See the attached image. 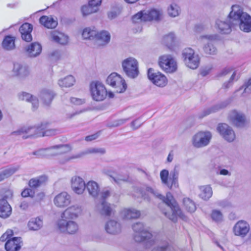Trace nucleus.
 I'll return each instance as SVG.
<instances>
[{
	"mask_svg": "<svg viewBox=\"0 0 251 251\" xmlns=\"http://www.w3.org/2000/svg\"><path fill=\"white\" fill-rule=\"evenodd\" d=\"M159 65L165 72L173 73L177 69V62L175 58L170 54L163 55L159 57Z\"/></svg>",
	"mask_w": 251,
	"mask_h": 251,
	"instance_id": "obj_9",
	"label": "nucleus"
},
{
	"mask_svg": "<svg viewBox=\"0 0 251 251\" xmlns=\"http://www.w3.org/2000/svg\"><path fill=\"white\" fill-rule=\"evenodd\" d=\"M13 235V232L12 230H7L0 237V240L1 242H7V241H8V239H11Z\"/></svg>",
	"mask_w": 251,
	"mask_h": 251,
	"instance_id": "obj_58",
	"label": "nucleus"
},
{
	"mask_svg": "<svg viewBox=\"0 0 251 251\" xmlns=\"http://www.w3.org/2000/svg\"><path fill=\"white\" fill-rule=\"evenodd\" d=\"M209 168L211 169L212 171L217 175H220L223 176H230L231 173L226 169H222L219 166H217L214 164H211L209 165Z\"/></svg>",
	"mask_w": 251,
	"mask_h": 251,
	"instance_id": "obj_45",
	"label": "nucleus"
},
{
	"mask_svg": "<svg viewBox=\"0 0 251 251\" xmlns=\"http://www.w3.org/2000/svg\"><path fill=\"white\" fill-rule=\"evenodd\" d=\"M229 103V102L227 100H225L224 101L221 102L220 103H219L216 104L215 105L213 106L211 108H208L207 109H206L204 111H203L202 112V115H201V117L202 118L207 115H209V114L212 112H215L216 111H218L220 109H222L226 107Z\"/></svg>",
	"mask_w": 251,
	"mask_h": 251,
	"instance_id": "obj_39",
	"label": "nucleus"
},
{
	"mask_svg": "<svg viewBox=\"0 0 251 251\" xmlns=\"http://www.w3.org/2000/svg\"><path fill=\"white\" fill-rule=\"evenodd\" d=\"M144 191V194H142V196L145 199H148L146 194L147 193L148 195L153 196L162 201V204L165 205L167 208L162 209V212L167 218L173 222H176L178 217L184 221L187 220V217L182 212L171 193H167L166 197H164L161 195L157 190L148 186L145 187Z\"/></svg>",
	"mask_w": 251,
	"mask_h": 251,
	"instance_id": "obj_1",
	"label": "nucleus"
},
{
	"mask_svg": "<svg viewBox=\"0 0 251 251\" xmlns=\"http://www.w3.org/2000/svg\"><path fill=\"white\" fill-rule=\"evenodd\" d=\"M48 123H43L37 126H24L12 132L11 134L22 136L24 139L29 137L50 136L57 134L58 130L48 128Z\"/></svg>",
	"mask_w": 251,
	"mask_h": 251,
	"instance_id": "obj_3",
	"label": "nucleus"
},
{
	"mask_svg": "<svg viewBox=\"0 0 251 251\" xmlns=\"http://www.w3.org/2000/svg\"><path fill=\"white\" fill-rule=\"evenodd\" d=\"M47 181V177L46 176H41L32 178L28 181V186L33 190L45 184Z\"/></svg>",
	"mask_w": 251,
	"mask_h": 251,
	"instance_id": "obj_33",
	"label": "nucleus"
},
{
	"mask_svg": "<svg viewBox=\"0 0 251 251\" xmlns=\"http://www.w3.org/2000/svg\"><path fill=\"white\" fill-rule=\"evenodd\" d=\"M12 213V207L8 201L4 199H0V217L6 219Z\"/></svg>",
	"mask_w": 251,
	"mask_h": 251,
	"instance_id": "obj_27",
	"label": "nucleus"
},
{
	"mask_svg": "<svg viewBox=\"0 0 251 251\" xmlns=\"http://www.w3.org/2000/svg\"><path fill=\"white\" fill-rule=\"evenodd\" d=\"M182 56L185 65L192 69H197L199 65L200 58L191 48H187L183 50Z\"/></svg>",
	"mask_w": 251,
	"mask_h": 251,
	"instance_id": "obj_10",
	"label": "nucleus"
},
{
	"mask_svg": "<svg viewBox=\"0 0 251 251\" xmlns=\"http://www.w3.org/2000/svg\"><path fill=\"white\" fill-rule=\"evenodd\" d=\"M211 218L215 222H219L223 220V214L221 212L217 210H213L211 214Z\"/></svg>",
	"mask_w": 251,
	"mask_h": 251,
	"instance_id": "obj_54",
	"label": "nucleus"
},
{
	"mask_svg": "<svg viewBox=\"0 0 251 251\" xmlns=\"http://www.w3.org/2000/svg\"><path fill=\"white\" fill-rule=\"evenodd\" d=\"M55 96L54 92L51 89L45 88L40 92V98L43 103L49 106Z\"/></svg>",
	"mask_w": 251,
	"mask_h": 251,
	"instance_id": "obj_23",
	"label": "nucleus"
},
{
	"mask_svg": "<svg viewBox=\"0 0 251 251\" xmlns=\"http://www.w3.org/2000/svg\"><path fill=\"white\" fill-rule=\"evenodd\" d=\"M183 206L184 208L188 212L192 213L195 211L196 206L194 202L188 198H185L183 199Z\"/></svg>",
	"mask_w": 251,
	"mask_h": 251,
	"instance_id": "obj_47",
	"label": "nucleus"
},
{
	"mask_svg": "<svg viewBox=\"0 0 251 251\" xmlns=\"http://www.w3.org/2000/svg\"><path fill=\"white\" fill-rule=\"evenodd\" d=\"M19 99L22 100H25L30 102L32 105L33 110H36L38 107V100L35 97L29 93L26 92H22L19 95Z\"/></svg>",
	"mask_w": 251,
	"mask_h": 251,
	"instance_id": "obj_34",
	"label": "nucleus"
},
{
	"mask_svg": "<svg viewBox=\"0 0 251 251\" xmlns=\"http://www.w3.org/2000/svg\"><path fill=\"white\" fill-rule=\"evenodd\" d=\"M121 215L125 219H136L140 217V212L134 208H125L122 211Z\"/></svg>",
	"mask_w": 251,
	"mask_h": 251,
	"instance_id": "obj_38",
	"label": "nucleus"
},
{
	"mask_svg": "<svg viewBox=\"0 0 251 251\" xmlns=\"http://www.w3.org/2000/svg\"><path fill=\"white\" fill-rule=\"evenodd\" d=\"M243 87L244 88L245 93H251V77L248 80V81L245 83Z\"/></svg>",
	"mask_w": 251,
	"mask_h": 251,
	"instance_id": "obj_60",
	"label": "nucleus"
},
{
	"mask_svg": "<svg viewBox=\"0 0 251 251\" xmlns=\"http://www.w3.org/2000/svg\"><path fill=\"white\" fill-rule=\"evenodd\" d=\"M105 229L106 232L111 234H117L122 230L121 224L117 221L110 220L105 225Z\"/></svg>",
	"mask_w": 251,
	"mask_h": 251,
	"instance_id": "obj_24",
	"label": "nucleus"
},
{
	"mask_svg": "<svg viewBox=\"0 0 251 251\" xmlns=\"http://www.w3.org/2000/svg\"><path fill=\"white\" fill-rule=\"evenodd\" d=\"M96 210L101 215L106 216H110L113 212L110 204L105 201H101L97 205Z\"/></svg>",
	"mask_w": 251,
	"mask_h": 251,
	"instance_id": "obj_29",
	"label": "nucleus"
},
{
	"mask_svg": "<svg viewBox=\"0 0 251 251\" xmlns=\"http://www.w3.org/2000/svg\"><path fill=\"white\" fill-rule=\"evenodd\" d=\"M229 119L232 124L237 127L244 126L246 122L244 114L235 110L229 113Z\"/></svg>",
	"mask_w": 251,
	"mask_h": 251,
	"instance_id": "obj_19",
	"label": "nucleus"
},
{
	"mask_svg": "<svg viewBox=\"0 0 251 251\" xmlns=\"http://www.w3.org/2000/svg\"><path fill=\"white\" fill-rule=\"evenodd\" d=\"M216 34L202 35L199 37V41L204 44L203 50L204 52L208 55H214L217 52V49L213 45L212 42L216 40Z\"/></svg>",
	"mask_w": 251,
	"mask_h": 251,
	"instance_id": "obj_11",
	"label": "nucleus"
},
{
	"mask_svg": "<svg viewBox=\"0 0 251 251\" xmlns=\"http://www.w3.org/2000/svg\"><path fill=\"white\" fill-rule=\"evenodd\" d=\"M35 192L31 188H26L23 190L21 193V195L23 197H31L33 198L34 196Z\"/></svg>",
	"mask_w": 251,
	"mask_h": 251,
	"instance_id": "obj_57",
	"label": "nucleus"
},
{
	"mask_svg": "<svg viewBox=\"0 0 251 251\" xmlns=\"http://www.w3.org/2000/svg\"><path fill=\"white\" fill-rule=\"evenodd\" d=\"M151 251H174V248L168 242H166L163 245L154 247Z\"/></svg>",
	"mask_w": 251,
	"mask_h": 251,
	"instance_id": "obj_50",
	"label": "nucleus"
},
{
	"mask_svg": "<svg viewBox=\"0 0 251 251\" xmlns=\"http://www.w3.org/2000/svg\"><path fill=\"white\" fill-rule=\"evenodd\" d=\"M47 151H48V157L58 154L57 150L56 148H55V146L47 148Z\"/></svg>",
	"mask_w": 251,
	"mask_h": 251,
	"instance_id": "obj_59",
	"label": "nucleus"
},
{
	"mask_svg": "<svg viewBox=\"0 0 251 251\" xmlns=\"http://www.w3.org/2000/svg\"><path fill=\"white\" fill-rule=\"evenodd\" d=\"M71 188L73 191L78 195L83 194L85 189V183L80 177L75 176L71 180Z\"/></svg>",
	"mask_w": 251,
	"mask_h": 251,
	"instance_id": "obj_20",
	"label": "nucleus"
},
{
	"mask_svg": "<svg viewBox=\"0 0 251 251\" xmlns=\"http://www.w3.org/2000/svg\"><path fill=\"white\" fill-rule=\"evenodd\" d=\"M2 48L7 50H10L15 48V38L11 36H6L2 43Z\"/></svg>",
	"mask_w": 251,
	"mask_h": 251,
	"instance_id": "obj_44",
	"label": "nucleus"
},
{
	"mask_svg": "<svg viewBox=\"0 0 251 251\" xmlns=\"http://www.w3.org/2000/svg\"><path fill=\"white\" fill-rule=\"evenodd\" d=\"M238 78L239 77L238 76H236V73L234 72L232 74L229 80L227 82H225L224 83L223 87L225 89L229 88L233 85L234 81H236L238 80Z\"/></svg>",
	"mask_w": 251,
	"mask_h": 251,
	"instance_id": "obj_52",
	"label": "nucleus"
},
{
	"mask_svg": "<svg viewBox=\"0 0 251 251\" xmlns=\"http://www.w3.org/2000/svg\"><path fill=\"white\" fill-rule=\"evenodd\" d=\"M175 40V34L173 33H170L163 37V42L166 46L170 47L174 44Z\"/></svg>",
	"mask_w": 251,
	"mask_h": 251,
	"instance_id": "obj_49",
	"label": "nucleus"
},
{
	"mask_svg": "<svg viewBox=\"0 0 251 251\" xmlns=\"http://www.w3.org/2000/svg\"><path fill=\"white\" fill-rule=\"evenodd\" d=\"M22 244L21 238L13 237L7 241L5 248L7 251H17L21 248Z\"/></svg>",
	"mask_w": 251,
	"mask_h": 251,
	"instance_id": "obj_26",
	"label": "nucleus"
},
{
	"mask_svg": "<svg viewBox=\"0 0 251 251\" xmlns=\"http://www.w3.org/2000/svg\"><path fill=\"white\" fill-rule=\"evenodd\" d=\"M142 123L139 121V119H136L131 123V126L133 129H136L140 127Z\"/></svg>",
	"mask_w": 251,
	"mask_h": 251,
	"instance_id": "obj_64",
	"label": "nucleus"
},
{
	"mask_svg": "<svg viewBox=\"0 0 251 251\" xmlns=\"http://www.w3.org/2000/svg\"><path fill=\"white\" fill-rule=\"evenodd\" d=\"M127 120L128 119H119L116 121H115L112 125H109L108 126L109 127L118 126L122 125L124 124V123H125L127 121Z\"/></svg>",
	"mask_w": 251,
	"mask_h": 251,
	"instance_id": "obj_61",
	"label": "nucleus"
},
{
	"mask_svg": "<svg viewBox=\"0 0 251 251\" xmlns=\"http://www.w3.org/2000/svg\"><path fill=\"white\" fill-rule=\"evenodd\" d=\"M250 229V226L247 222L240 220L233 226V232L235 236L244 238L248 235Z\"/></svg>",
	"mask_w": 251,
	"mask_h": 251,
	"instance_id": "obj_16",
	"label": "nucleus"
},
{
	"mask_svg": "<svg viewBox=\"0 0 251 251\" xmlns=\"http://www.w3.org/2000/svg\"><path fill=\"white\" fill-rule=\"evenodd\" d=\"M199 189L200 190L199 196L203 200L207 201L212 197L213 191L210 185L201 186Z\"/></svg>",
	"mask_w": 251,
	"mask_h": 251,
	"instance_id": "obj_41",
	"label": "nucleus"
},
{
	"mask_svg": "<svg viewBox=\"0 0 251 251\" xmlns=\"http://www.w3.org/2000/svg\"><path fill=\"white\" fill-rule=\"evenodd\" d=\"M51 37L53 41L60 45H66L69 42V37L67 35L56 30L51 32Z\"/></svg>",
	"mask_w": 251,
	"mask_h": 251,
	"instance_id": "obj_30",
	"label": "nucleus"
},
{
	"mask_svg": "<svg viewBox=\"0 0 251 251\" xmlns=\"http://www.w3.org/2000/svg\"><path fill=\"white\" fill-rule=\"evenodd\" d=\"M43 226L42 219L40 217L32 218L27 223V227L30 230L37 231L40 229Z\"/></svg>",
	"mask_w": 251,
	"mask_h": 251,
	"instance_id": "obj_37",
	"label": "nucleus"
},
{
	"mask_svg": "<svg viewBox=\"0 0 251 251\" xmlns=\"http://www.w3.org/2000/svg\"><path fill=\"white\" fill-rule=\"evenodd\" d=\"M106 82L115 88L117 93H123L126 89L125 80L116 73L111 74L107 78Z\"/></svg>",
	"mask_w": 251,
	"mask_h": 251,
	"instance_id": "obj_12",
	"label": "nucleus"
},
{
	"mask_svg": "<svg viewBox=\"0 0 251 251\" xmlns=\"http://www.w3.org/2000/svg\"><path fill=\"white\" fill-rule=\"evenodd\" d=\"M148 76L149 79L158 87H163L167 84V79L165 75L160 72H154L152 68L148 69Z\"/></svg>",
	"mask_w": 251,
	"mask_h": 251,
	"instance_id": "obj_15",
	"label": "nucleus"
},
{
	"mask_svg": "<svg viewBox=\"0 0 251 251\" xmlns=\"http://www.w3.org/2000/svg\"><path fill=\"white\" fill-rule=\"evenodd\" d=\"M212 138V134L208 131H200L195 134L192 139L193 145L197 148L207 146Z\"/></svg>",
	"mask_w": 251,
	"mask_h": 251,
	"instance_id": "obj_13",
	"label": "nucleus"
},
{
	"mask_svg": "<svg viewBox=\"0 0 251 251\" xmlns=\"http://www.w3.org/2000/svg\"><path fill=\"white\" fill-rule=\"evenodd\" d=\"M162 15L161 10L152 9L148 10L141 11L132 17L133 22L136 23L141 21H151L159 20Z\"/></svg>",
	"mask_w": 251,
	"mask_h": 251,
	"instance_id": "obj_6",
	"label": "nucleus"
},
{
	"mask_svg": "<svg viewBox=\"0 0 251 251\" xmlns=\"http://www.w3.org/2000/svg\"><path fill=\"white\" fill-rule=\"evenodd\" d=\"M26 55L30 57H35L40 54L42 51V46L37 42H33L25 48Z\"/></svg>",
	"mask_w": 251,
	"mask_h": 251,
	"instance_id": "obj_22",
	"label": "nucleus"
},
{
	"mask_svg": "<svg viewBox=\"0 0 251 251\" xmlns=\"http://www.w3.org/2000/svg\"><path fill=\"white\" fill-rule=\"evenodd\" d=\"M85 188L89 195L94 198L97 197L100 192L99 184L95 181L91 180L85 184Z\"/></svg>",
	"mask_w": 251,
	"mask_h": 251,
	"instance_id": "obj_35",
	"label": "nucleus"
},
{
	"mask_svg": "<svg viewBox=\"0 0 251 251\" xmlns=\"http://www.w3.org/2000/svg\"><path fill=\"white\" fill-rule=\"evenodd\" d=\"M19 169V166H13L5 168L0 172V182L8 178Z\"/></svg>",
	"mask_w": 251,
	"mask_h": 251,
	"instance_id": "obj_42",
	"label": "nucleus"
},
{
	"mask_svg": "<svg viewBox=\"0 0 251 251\" xmlns=\"http://www.w3.org/2000/svg\"><path fill=\"white\" fill-rule=\"evenodd\" d=\"M110 34L107 31H98L94 44L97 47L104 46L110 42Z\"/></svg>",
	"mask_w": 251,
	"mask_h": 251,
	"instance_id": "obj_21",
	"label": "nucleus"
},
{
	"mask_svg": "<svg viewBox=\"0 0 251 251\" xmlns=\"http://www.w3.org/2000/svg\"><path fill=\"white\" fill-rule=\"evenodd\" d=\"M32 25L27 23L23 24L19 28L22 39L26 42H30L32 40Z\"/></svg>",
	"mask_w": 251,
	"mask_h": 251,
	"instance_id": "obj_25",
	"label": "nucleus"
},
{
	"mask_svg": "<svg viewBox=\"0 0 251 251\" xmlns=\"http://www.w3.org/2000/svg\"><path fill=\"white\" fill-rule=\"evenodd\" d=\"M217 129L220 134L226 141L231 142L235 139V134L232 128L226 124H220Z\"/></svg>",
	"mask_w": 251,
	"mask_h": 251,
	"instance_id": "obj_17",
	"label": "nucleus"
},
{
	"mask_svg": "<svg viewBox=\"0 0 251 251\" xmlns=\"http://www.w3.org/2000/svg\"><path fill=\"white\" fill-rule=\"evenodd\" d=\"M97 32L98 31L95 27H89L83 29L82 35L84 39L91 40L95 44Z\"/></svg>",
	"mask_w": 251,
	"mask_h": 251,
	"instance_id": "obj_36",
	"label": "nucleus"
},
{
	"mask_svg": "<svg viewBox=\"0 0 251 251\" xmlns=\"http://www.w3.org/2000/svg\"><path fill=\"white\" fill-rule=\"evenodd\" d=\"M122 66L124 72L128 77L135 78L138 75V62L135 58L129 57L124 59Z\"/></svg>",
	"mask_w": 251,
	"mask_h": 251,
	"instance_id": "obj_7",
	"label": "nucleus"
},
{
	"mask_svg": "<svg viewBox=\"0 0 251 251\" xmlns=\"http://www.w3.org/2000/svg\"><path fill=\"white\" fill-rule=\"evenodd\" d=\"M178 171L175 168L170 173V176L168 180V183L165 184L168 188L171 190H175L178 187Z\"/></svg>",
	"mask_w": 251,
	"mask_h": 251,
	"instance_id": "obj_28",
	"label": "nucleus"
},
{
	"mask_svg": "<svg viewBox=\"0 0 251 251\" xmlns=\"http://www.w3.org/2000/svg\"><path fill=\"white\" fill-rule=\"evenodd\" d=\"M13 196V191L11 190H7L5 192L3 197L2 199H4L7 201V200L11 199Z\"/></svg>",
	"mask_w": 251,
	"mask_h": 251,
	"instance_id": "obj_63",
	"label": "nucleus"
},
{
	"mask_svg": "<svg viewBox=\"0 0 251 251\" xmlns=\"http://www.w3.org/2000/svg\"><path fill=\"white\" fill-rule=\"evenodd\" d=\"M103 173L105 175L110 176L112 179V180L117 183H120L121 181H125L126 180V178H116L114 176V172L110 169H104L103 170Z\"/></svg>",
	"mask_w": 251,
	"mask_h": 251,
	"instance_id": "obj_53",
	"label": "nucleus"
},
{
	"mask_svg": "<svg viewBox=\"0 0 251 251\" xmlns=\"http://www.w3.org/2000/svg\"><path fill=\"white\" fill-rule=\"evenodd\" d=\"M53 201L57 207L64 208L71 203V196L66 192H62L54 198Z\"/></svg>",
	"mask_w": 251,
	"mask_h": 251,
	"instance_id": "obj_18",
	"label": "nucleus"
},
{
	"mask_svg": "<svg viewBox=\"0 0 251 251\" xmlns=\"http://www.w3.org/2000/svg\"><path fill=\"white\" fill-rule=\"evenodd\" d=\"M98 10V8L93 7L90 5L89 3L87 5H83L81 7V12L83 16H87L93 13L96 12Z\"/></svg>",
	"mask_w": 251,
	"mask_h": 251,
	"instance_id": "obj_48",
	"label": "nucleus"
},
{
	"mask_svg": "<svg viewBox=\"0 0 251 251\" xmlns=\"http://www.w3.org/2000/svg\"><path fill=\"white\" fill-rule=\"evenodd\" d=\"M48 151L47 148L41 149L36 151H33L32 154L36 156L37 158H45L48 157Z\"/></svg>",
	"mask_w": 251,
	"mask_h": 251,
	"instance_id": "obj_55",
	"label": "nucleus"
},
{
	"mask_svg": "<svg viewBox=\"0 0 251 251\" xmlns=\"http://www.w3.org/2000/svg\"><path fill=\"white\" fill-rule=\"evenodd\" d=\"M81 207L75 204L68 207L60 215L56 222L59 231L63 233L74 234L78 230L77 224L73 221L77 218L82 213Z\"/></svg>",
	"mask_w": 251,
	"mask_h": 251,
	"instance_id": "obj_2",
	"label": "nucleus"
},
{
	"mask_svg": "<svg viewBox=\"0 0 251 251\" xmlns=\"http://www.w3.org/2000/svg\"><path fill=\"white\" fill-rule=\"evenodd\" d=\"M55 148L57 149L58 154L68 152L71 150V147L68 145H57L55 146Z\"/></svg>",
	"mask_w": 251,
	"mask_h": 251,
	"instance_id": "obj_51",
	"label": "nucleus"
},
{
	"mask_svg": "<svg viewBox=\"0 0 251 251\" xmlns=\"http://www.w3.org/2000/svg\"><path fill=\"white\" fill-rule=\"evenodd\" d=\"M110 191L108 189H104L100 194V198L102 201H104L105 199L107 198L110 195Z\"/></svg>",
	"mask_w": 251,
	"mask_h": 251,
	"instance_id": "obj_62",
	"label": "nucleus"
},
{
	"mask_svg": "<svg viewBox=\"0 0 251 251\" xmlns=\"http://www.w3.org/2000/svg\"><path fill=\"white\" fill-rule=\"evenodd\" d=\"M90 92L93 99L97 101L104 100L107 96V91L104 85L99 81H92L90 85Z\"/></svg>",
	"mask_w": 251,
	"mask_h": 251,
	"instance_id": "obj_8",
	"label": "nucleus"
},
{
	"mask_svg": "<svg viewBox=\"0 0 251 251\" xmlns=\"http://www.w3.org/2000/svg\"><path fill=\"white\" fill-rule=\"evenodd\" d=\"M105 153V150L103 148H91L85 151L73 155L72 157L67 158L69 160L70 158H79L88 154H103Z\"/></svg>",
	"mask_w": 251,
	"mask_h": 251,
	"instance_id": "obj_31",
	"label": "nucleus"
},
{
	"mask_svg": "<svg viewBox=\"0 0 251 251\" xmlns=\"http://www.w3.org/2000/svg\"><path fill=\"white\" fill-rule=\"evenodd\" d=\"M169 171L164 169L160 172V176L163 184H167L169 178Z\"/></svg>",
	"mask_w": 251,
	"mask_h": 251,
	"instance_id": "obj_56",
	"label": "nucleus"
},
{
	"mask_svg": "<svg viewBox=\"0 0 251 251\" xmlns=\"http://www.w3.org/2000/svg\"><path fill=\"white\" fill-rule=\"evenodd\" d=\"M181 12L179 6L175 3L170 5L168 8V15L171 17H176L178 16Z\"/></svg>",
	"mask_w": 251,
	"mask_h": 251,
	"instance_id": "obj_46",
	"label": "nucleus"
},
{
	"mask_svg": "<svg viewBox=\"0 0 251 251\" xmlns=\"http://www.w3.org/2000/svg\"><path fill=\"white\" fill-rule=\"evenodd\" d=\"M40 23L48 28H54L57 25V22L51 17L42 16L39 20Z\"/></svg>",
	"mask_w": 251,
	"mask_h": 251,
	"instance_id": "obj_40",
	"label": "nucleus"
},
{
	"mask_svg": "<svg viewBox=\"0 0 251 251\" xmlns=\"http://www.w3.org/2000/svg\"><path fill=\"white\" fill-rule=\"evenodd\" d=\"M13 72L15 75L20 77H25L29 74L28 68L18 63L14 64Z\"/></svg>",
	"mask_w": 251,
	"mask_h": 251,
	"instance_id": "obj_32",
	"label": "nucleus"
},
{
	"mask_svg": "<svg viewBox=\"0 0 251 251\" xmlns=\"http://www.w3.org/2000/svg\"><path fill=\"white\" fill-rule=\"evenodd\" d=\"M229 16L232 20V23L235 25H238L241 30L246 32H251V17L244 12L239 5L232 6Z\"/></svg>",
	"mask_w": 251,
	"mask_h": 251,
	"instance_id": "obj_4",
	"label": "nucleus"
},
{
	"mask_svg": "<svg viewBox=\"0 0 251 251\" xmlns=\"http://www.w3.org/2000/svg\"><path fill=\"white\" fill-rule=\"evenodd\" d=\"M134 232V239L137 242H143L146 248H150L155 244V240L152 234L150 232L142 223H136L132 225Z\"/></svg>",
	"mask_w": 251,
	"mask_h": 251,
	"instance_id": "obj_5",
	"label": "nucleus"
},
{
	"mask_svg": "<svg viewBox=\"0 0 251 251\" xmlns=\"http://www.w3.org/2000/svg\"><path fill=\"white\" fill-rule=\"evenodd\" d=\"M232 23L229 15L226 18L221 17L216 19L215 27L222 34H228L231 31V27L235 25Z\"/></svg>",
	"mask_w": 251,
	"mask_h": 251,
	"instance_id": "obj_14",
	"label": "nucleus"
},
{
	"mask_svg": "<svg viewBox=\"0 0 251 251\" xmlns=\"http://www.w3.org/2000/svg\"><path fill=\"white\" fill-rule=\"evenodd\" d=\"M75 80L73 75H68L64 78L60 79L58 84L61 87H70L74 85Z\"/></svg>",
	"mask_w": 251,
	"mask_h": 251,
	"instance_id": "obj_43",
	"label": "nucleus"
}]
</instances>
